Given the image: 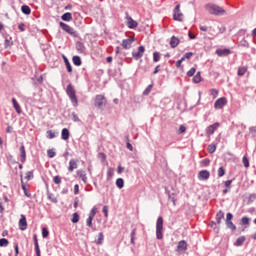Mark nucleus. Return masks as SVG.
<instances>
[{
	"instance_id": "obj_1",
	"label": "nucleus",
	"mask_w": 256,
	"mask_h": 256,
	"mask_svg": "<svg viewBox=\"0 0 256 256\" xmlns=\"http://www.w3.org/2000/svg\"><path fill=\"white\" fill-rule=\"evenodd\" d=\"M205 9L210 15H224L225 13V9L215 4H206Z\"/></svg>"
},
{
	"instance_id": "obj_2",
	"label": "nucleus",
	"mask_w": 256,
	"mask_h": 256,
	"mask_svg": "<svg viewBox=\"0 0 256 256\" xmlns=\"http://www.w3.org/2000/svg\"><path fill=\"white\" fill-rule=\"evenodd\" d=\"M66 93L74 107H77L79 105V101L77 100V95L75 93V88L72 84H69L66 88Z\"/></svg>"
},
{
	"instance_id": "obj_3",
	"label": "nucleus",
	"mask_w": 256,
	"mask_h": 256,
	"mask_svg": "<svg viewBox=\"0 0 256 256\" xmlns=\"http://www.w3.org/2000/svg\"><path fill=\"white\" fill-rule=\"evenodd\" d=\"M94 105L98 108L101 109V107H105L107 105V98H105L104 95H96L94 98Z\"/></svg>"
},
{
	"instance_id": "obj_4",
	"label": "nucleus",
	"mask_w": 256,
	"mask_h": 256,
	"mask_svg": "<svg viewBox=\"0 0 256 256\" xmlns=\"http://www.w3.org/2000/svg\"><path fill=\"white\" fill-rule=\"evenodd\" d=\"M156 237L163 239V217H158L156 222Z\"/></svg>"
},
{
	"instance_id": "obj_5",
	"label": "nucleus",
	"mask_w": 256,
	"mask_h": 256,
	"mask_svg": "<svg viewBox=\"0 0 256 256\" xmlns=\"http://www.w3.org/2000/svg\"><path fill=\"white\" fill-rule=\"evenodd\" d=\"M173 12L174 21H183L184 15L183 12H181V4L176 5Z\"/></svg>"
},
{
	"instance_id": "obj_6",
	"label": "nucleus",
	"mask_w": 256,
	"mask_h": 256,
	"mask_svg": "<svg viewBox=\"0 0 256 256\" xmlns=\"http://www.w3.org/2000/svg\"><path fill=\"white\" fill-rule=\"evenodd\" d=\"M220 125L221 124L219 122H216V123L208 126L206 128V135H207V137H211V135H213V133H215V131L219 129Z\"/></svg>"
},
{
	"instance_id": "obj_7",
	"label": "nucleus",
	"mask_w": 256,
	"mask_h": 256,
	"mask_svg": "<svg viewBox=\"0 0 256 256\" xmlns=\"http://www.w3.org/2000/svg\"><path fill=\"white\" fill-rule=\"evenodd\" d=\"M225 105H227V98L221 97L215 101L214 109H223Z\"/></svg>"
},
{
	"instance_id": "obj_8",
	"label": "nucleus",
	"mask_w": 256,
	"mask_h": 256,
	"mask_svg": "<svg viewBox=\"0 0 256 256\" xmlns=\"http://www.w3.org/2000/svg\"><path fill=\"white\" fill-rule=\"evenodd\" d=\"M145 54V46H139L138 51L132 52V57L137 61Z\"/></svg>"
},
{
	"instance_id": "obj_9",
	"label": "nucleus",
	"mask_w": 256,
	"mask_h": 256,
	"mask_svg": "<svg viewBox=\"0 0 256 256\" xmlns=\"http://www.w3.org/2000/svg\"><path fill=\"white\" fill-rule=\"evenodd\" d=\"M231 219H233V214L227 213V215H226L227 228L231 229V231H235V229H237V227L235 226V224H233V221H231Z\"/></svg>"
},
{
	"instance_id": "obj_10",
	"label": "nucleus",
	"mask_w": 256,
	"mask_h": 256,
	"mask_svg": "<svg viewBox=\"0 0 256 256\" xmlns=\"http://www.w3.org/2000/svg\"><path fill=\"white\" fill-rule=\"evenodd\" d=\"M211 177V172L209 170H201L198 173V179L199 181H207Z\"/></svg>"
},
{
	"instance_id": "obj_11",
	"label": "nucleus",
	"mask_w": 256,
	"mask_h": 256,
	"mask_svg": "<svg viewBox=\"0 0 256 256\" xmlns=\"http://www.w3.org/2000/svg\"><path fill=\"white\" fill-rule=\"evenodd\" d=\"M77 167H79V160L78 159H71L69 161V166H68L69 173H73V171H75V169H77Z\"/></svg>"
},
{
	"instance_id": "obj_12",
	"label": "nucleus",
	"mask_w": 256,
	"mask_h": 256,
	"mask_svg": "<svg viewBox=\"0 0 256 256\" xmlns=\"http://www.w3.org/2000/svg\"><path fill=\"white\" fill-rule=\"evenodd\" d=\"M135 42V38L134 37H130L128 39H124L122 41V47L123 49H131V45H133V43Z\"/></svg>"
},
{
	"instance_id": "obj_13",
	"label": "nucleus",
	"mask_w": 256,
	"mask_h": 256,
	"mask_svg": "<svg viewBox=\"0 0 256 256\" xmlns=\"http://www.w3.org/2000/svg\"><path fill=\"white\" fill-rule=\"evenodd\" d=\"M60 27L61 29H63V31H65L66 33H69V35H75V30L71 26L63 22H60Z\"/></svg>"
},
{
	"instance_id": "obj_14",
	"label": "nucleus",
	"mask_w": 256,
	"mask_h": 256,
	"mask_svg": "<svg viewBox=\"0 0 256 256\" xmlns=\"http://www.w3.org/2000/svg\"><path fill=\"white\" fill-rule=\"evenodd\" d=\"M19 229L21 231H25L27 229V218L23 214L21 215L19 220Z\"/></svg>"
},
{
	"instance_id": "obj_15",
	"label": "nucleus",
	"mask_w": 256,
	"mask_h": 256,
	"mask_svg": "<svg viewBox=\"0 0 256 256\" xmlns=\"http://www.w3.org/2000/svg\"><path fill=\"white\" fill-rule=\"evenodd\" d=\"M126 23L129 29H135L138 25L137 21L133 20L130 16H126Z\"/></svg>"
},
{
	"instance_id": "obj_16",
	"label": "nucleus",
	"mask_w": 256,
	"mask_h": 256,
	"mask_svg": "<svg viewBox=\"0 0 256 256\" xmlns=\"http://www.w3.org/2000/svg\"><path fill=\"white\" fill-rule=\"evenodd\" d=\"M177 251L179 253H183V252L187 251V242L185 240H182L178 243Z\"/></svg>"
},
{
	"instance_id": "obj_17",
	"label": "nucleus",
	"mask_w": 256,
	"mask_h": 256,
	"mask_svg": "<svg viewBox=\"0 0 256 256\" xmlns=\"http://www.w3.org/2000/svg\"><path fill=\"white\" fill-rule=\"evenodd\" d=\"M216 54L218 57H227V55L231 54V50L229 49H218L216 50Z\"/></svg>"
},
{
	"instance_id": "obj_18",
	"label": "nucleus",
	"mask_w": 256,
	"mask_h": 256,
	"mask_svg": "<svg viewBox=\"0 0 256 256\" xmlns=\"http://www.w3.org/2000/svg\"><path fill=\"white\" fill-rule=\"evenodd\" d=\"M76 175L83 181V183H87V173L84 170H78Z\"/></svg>"
},
{
	"instance_id": "obj_19",
	"label": "nucleus",
	"mask_w": 256,
	"mask_h": 256,
	"mask_svg": "<svg viewBox=\"0 0 256 256\" xmlns=\"http://www.w3.org/2000/svg\"><path fill=\"white\" fill-rule=\"evenodd\" d=\"M20 159L22 163H25V160L27 159V152L25 151V146L20 147Z\"/></svg>"
},
{
	"instance_id": "obj_20",
	"label": "nucleus",
	"mask_w": 256,
	"mask_h": 256,
	"mask_svg": "<svg viewBox=\"0 0 256 256\" xmlns=\"http://www.w3.org/2000/svg\"><path fill=\"white\" fill-rule=\"evenodd\" d=\"M179 38L172 36L171 40H170V46L172 49H175V47H177V45H179Z\"/></svg>"
},
{
	"instance_id": "obj_21",
	"label": "nucleus",
	"mask_w": 256,
	"mask_h": 256,
	"mask_svg": "<svg viewBox=\"0 0 256 256\" xmlns=\"http://www.w3.org/2000/svg\"><path fill=\"white\" fill-rule=\"evenodd\" d=\"M76 49L78 53H85V45L82 42L76 43Z\"/></svg>"
},
{
	"instance_id": "obj_22",
	"label": "nucleus",
	"mask_w": 256,
	"mask_h": 256,
	"mask_svg": "<svg viewBox=\"0 0 256 256\" xmlns=\"http://www.w3.org/2000/svg\"><path fill=\"white\" fill-rule=\"evenodd\" d=\"M12 103H13V107H14L16 113L20 114L21 106L19 105V103L17 102V100L15 98L12 99Z\"/></svg>"
},
{
	"instance_id": "obj_23",
	"label": "nucleus",
	"mask_w": 256,
	"mask_h": 256,
	"mask_svg": "<svg viewBox=\"0 0 256 256\" xmlns=\"http://www.w3.org/2000/svg\"><path fill=\"white\" fill-rule=\"evenodd\" d=\"M245 73H247V66H242L238 68V72H237L238 77H243Z\"/></svg>"
},
{
	"instance_id": "obj_24",
	"label": "nucleus",
	"mask_w": 256,
	"mask_h": 256,
	"mask_svg": "<svg viewBox=\"0 0 256 256\" xmlns=\"http://www.w3.org/2000/svg\"><path fill=\"white\" fill-rule=\"evenodd\" d=\"M225 218V214L223 212H218L216 215V221L218 225H221V221Z\"/></svg>"
},
{
	"instance_id": "obj_25",
	"label": "nucleus",
	"mask_w": 256,
	"mask_h": 256,
	"mask_svg": "<svg viewBox=\"0 0 256 256\" xmlns=\"http://www.w3.org/2000/svg\"><path fill=\"white\" fill-rule=\"evenodd\" d=\"M21 11L24 15H31V8L28 5H23Z\"/></svg>"
},
{
	"instance_id": "obj_26",
	"label": "nucleus",
	"mask_w": 256,
	"mask_h": 256,
	"mask_svg": "<svg viewBox=\"0 0 256 256\" xmlns=\"http://www.w3.org/2000/svg\"><path fill=\"white\" fill-rule=\"evenodd\" d=\"M124 186H125V181L123 180V178H118L116 180V187H118V189H123Z\"/></svg>"
},
{
	"instance_id": "obj_27",
	"label": "nucleus",
	"mask_w": 256,
	"mask_h": 256,
	"mask_svg": "<svg viewBox=\"0 0 256 256\" xmlns=\"http://www.w3.org/2000/svg\"><path fill=\"white\" fill-rule=\"evenodd\" d=\"M62 139L64 141H67V139H69V129L67 128L62 129Z\"/></svg>"
},
{
	"instance_id": "obj_28",
	"label": "nucleus",
	"mask_w": 256,
	"mask_h": 256,
	"mask_svg": "<svg viewBox=\"0 0 256 256\" xmlns=\"http://www.w3.org/2000/svg\"><path fill=\"white\" fill-rule=\"evenodd\" d=\"M72 62L76 65V67H80V65L82 64L81 57L73 56Z\"/></svg>"
},
{
	"instance_id": "obj_29",
	"label": "nucleus",
	"mask_w": 256,
	"mask_h": 256,
	"mask_svg": "<svg viewBox=\"0 0 256 256\" xmlns=\"http://www.w3.org/2000/svg\"><path fill=\"white\" fill-rule=\"evenodd\" d=\"M61 19L62 21H71V19H73V16L71 15V13L66 12L62 15Z\"/></svg>"
},
{
	"instance_id": "obj_30",
	"label": "nucleus",
	"mask_w": 256,
	"mask_h": 256,
	"mask_svg": "<svg viewBox=\"0 0 256 256\" xmlns=\"http://www.w3.org/2000/svg\"><path fill=\"white\" fill-rule=\"evenodd\" d=\"M21 187H22V190L24 191L25 196L31 197V194L27 192V186H25V182H23V178H21Z\"/></svg>"
},
{
	"instance_id": "obj_31",
	"label": "nucleus",
	"mask_w": 256,
	"mask_h": 256,
	"mask_svg": "<svg viewBox=\"0 0 256 256\" xmlns=\"http://www.w3.org/2000/svg\"><path fill=\"white\" fill-rule=\"evenodd\" d=\"M201 81H202L201 72H197L193 77V83H201Z\"/></svg>"
},
{
	"instance_id": "obj_32",
	"label": "nucleus",
	"mask_w": 256,
	"mask_h": 256,
	"mask_svg": "<svg viewBox=\"0 0 256 256\" xmlns=\"http://www.w3.org/2000/svg\"><path fill=\"white\" fill-rule=\"evenodd\" d=\"M243 243H245V236H241L237 239L235 245L237 247H241V245H243Z\"/></svg>"
},
{
	"instance_id": "obj_33",
	"label": "nucleus",
	"mask_w": 256,
	"mask_h": 256,
	"mask_svg": "<svg viewBox=\"0 0 256 256\" xmlns=\"http://www.w3.org/2000/svg\"><path fill=\"white\" fill-rule=\"evenodd\" d=\"M210 95H211V97H213V99H217V97L219 96V90L210 89Z\"/></svg>"
},
{
	"instance_id": "obj_34",
	"label": "nucleus",
	"mask_w": 256,
	"mask_h": 256,
	"mask_svg": "<svg viewBox=\"0 0 256 256\" xmlns=\"http://www.w3.org/2000/svg\"><path fill=\"white\" fill-rule=\"evenodd\" d=\"M161 60V54H159V52H154L153 53V62L157 63Z\"/></svg>"
},
{
	"instance_id": "obj_35",
	"label": "nucleus",
	"mask_w": 256,
	"mask_h": 256,
	"mask_svg": "<svg viewBox=\"0 0 256 256\" xmlns=\"http://www.w3.org/2000/svg\"><path fill=\"white\" fill-rule=\"evenodd\" d=\"M46 133H47V139H55L56 134L53 130H48Z\"/></svg>"
},
{
	"instance_id": "obj_36",
	"label": "nucleus",
	"mask_w": 256,
	"mask_h": 256,
	"mask_svg": "<svg viewBox=\"0 0 256 256\" xmlns=\"http://www.w3.org/2000/svg\"><path fill=\"white\" fill-rule=\"evenodd\" d=\"M209 163H211V160L209 158H206L200 162L201 167H209Z\"/></svg>"
},
{
	"instance_id": "obj_37",
	"label": "nucleus",
	"mask_w": 256,
	"mask_h": 256,
	"mask_svg": "<svg viewBox=\"0 0 256 256\" xmlns=\"http://www.w3.org/2000/svg\"><path fill=\"white\" fill-rule=\"evenodd\" d=\"M9 245V240L6 238H1L0 239V247H7Z\"/></svg>"
},
{
	"instance_id": "obj_38",
	"label": "nucleus",
	"mask_w": 256,
	"mask_h": 256,
	"mask_svg": "<svg viewBox=\"0 0 256 256\" xmlns=\"http://www.w3.org/2000/svg\"><path fill=\"white\" fill-rule=\"evenodd\" d=\"M47 155H48L49 159H53V157H55L57 155V153H55V150L49 149V150H47Z\"/></svg>"
},
{
	"instance_id": "obj_39",
	"label": "nucleus",
	"mask_w": 256,
	"mask_h": 256,
	"mask_svg": "<svg viewBox=\"0 0 256 256\" xmlns=\"http://www.w3.org/2000/svg\"><path fill=\"white\" fill-rule=\"evenodd\" d=\"M72 223H79V214L77 212H75L72 215V219H71Z\"/></svg>"
},
{
	"instance_id": "obj_40",
	"label": "nucleus",
	"mask_w": 256,
	"mask_h": 256,
	"mask_svg": "<svg viewBox=\"0 0 256 256\" xmlns=\"http://www.w3.org/2000/svg\"><path fill=\"white\" fill-rule=\"evenodd\" d=\"M207 150L209 153H215V151H217V146H215L214 144H210Z\"/></svg>"
},
{
	"instance_id": "obj_41",
	"label": "nucleus",
	"mask_w": 256,
	"mask_h": 256,
	"mask_svg": "<svg viewBox=\"0 0 256 256\" xmlns=\"http://www.w3.org/2000/svg\"><path fill=\"white\" fill-rule=\"evenodd\" d=\"M242 162H243V165L246 169H249V158H247V156H244L242 158Z\"/></svg>"
},
{
	"instance_id": "obj_42",
	"label": "nucleus",
	"mask_w": 256,
	"mask_h": 256,
	"mask_svg": "<svg viewBox=\"0 0 256 256\" xmlns=\"http://www.w3.org/2000/svg\"><path fill=\"white\" fill-rule=\"evenodd\" d=\"M153 90V84H150L143 92V95H149L151 91Z\"/></svg>"
},
{
	"instance_id": "obj_43",
	"label": "nucleus",
	"mask_w": 256,
	"mask_h": 256,
	"mask_svg": "<svg viewBox=\"0 0 256 256\" xmlns=\"http://www.w3.org/2000/svg\"><path fill=\"white\" fill-rule=\"evenodd\" d=\"M137 232V229L134 228L131 232V243L132 245H135V233Z\"/></svg>"
},
{
	"instance_id": "obj_44",
	"label": "nucleus",
	"mask_w": 256,
	"mask_h": 256,
	"mask_svg": "<svg viewBox=\"0 0 256 256\" xmlns=\"http://www.w3.org/2000/svg\"><path fill=\"white\" fill-rule=\"evenodd\" d=\"M25 179H26V181H31V179H33V172H31V171L26 172Z\"/></svg>"
},
{
	"instance_id": "obj_45",
	"label": "nucleus",
	"mask_w": 256,
	"mask_h": 256,
	"mask_svg": "<svg viewBox=\"0 0 256 256\" xmlns=\"http://www.w3.org/2000/svg\"><path fill=\"white\" fill-rule=\"evenodd\" d=\"M97 215V207H93L90 211L89 217L95 218Z\"/></svg>"
},
{
	"instance_id": "obj_46",
	"label": "nucleus",
	"mask_w": 256,
	"mask_h": 256,
	"mask_svg": "<svg viewBox=\"0 0 256 256\" xmlns=\"http://www.w3.org/2000/svg\"><path fill=\"white\" fill-rule=\"evenodd\" d=\"M103 239H104L103 233H99L98 239L96 241L97 245H101L103 243Z\"/></svg>"
},
{
	"instance_id": "obj_47",
	"label": "nucleus",
	"mask_w": 256,
	"mask_h": 256,
	"mask_svg": "<svg viewBox=\"0 0 256 256\" xmlns=\"http://www.w3.org/2000/svg\"><path fill=\"white\" fill-rule=\"evenodd\" d=\"M42 237L46 239V237H49V230L47 228H42Z\"/></svg>"
},
{
	"instance_id": "obj_48",
	"label": "nucleus",
	"mask_w": 256,
	"mask_h": 256,
	"mask_svg": "<svg viewBox=\"0 0 256 256\" xmlns=\"http://www.w3.org/2000/svg\"><path fill=\"white\" fill-rule=\"evenodd\" d=\"M93 217L89 216L88 219L86 220V224L88 227H93Z\"/></svg>"
},
{
	"instance_id": "obj_49",
	"label": "nucleus",
	"mask_w": 256,
	"mask_h": 256,
	"mask_svg": "<svg viewBox=\"0 0 256 256\" xmlns=\"http://www.w3.org/2000/svg\"><path fill=\"white\" fill-rule=\"evenodd\" d=\"M35 245V251H36V256H41V249L39 248V243L36 242Z\"/></svg>"
},
{
	"instance_id": "obj_50",
	"label": "nucleus",
	"mask_w": 256,
	"mask_h": 256,
	"mask_svg": "<svg viewBox=\"0 0 256 256\" xmlns=\"http://www.w3.org/2000/svg\"><path fill=\"white\" fill-rule=\"evenodd\" d=\"M249 221H250V219H249L247 216H244V217H242V219H241V223H242L243 225H249Z\"/></svg>"
},
{
	"instance_id": "obj_51",
	"label": "nucleus",
	"mask_w": 256,
	"mask_h": 256,
	"mask_svg": "<svg viewBox=\"0 0 256 256\" xmlns=\"http://www.w3.org/2000/svg\"><path fill=\"white\" fill-rule=\"evenodd\" d=\"M197 69L195 68H191L188 72H187V76L188 77H193V75H195Z\"/></svg>"
},
{
	"instance_id": "obj_52",
	"label": "nucleus",
	"mask_w": 256,
	"mask_h": 256,
	"mask_svg": "<svg viewBox=\"0 0 256 256\" xmlns=\"http://www.w3.org/2000/svg\"><path fill=\"white\" fill-rule=\"evenodd\" d=\"M102 212L104 213L105 217H109V206H104L102 208Z\"/></svg>"
},
{
	"instance_id": "obj_53",
	"label": "nucleus",
	"mask_w": 256,
	"mask_h": 256,
	"mask_svg": "<svg viewBox=\"0 0 256 256\" xmlns=\"http://www.w3.org/2000/svg\"><path fill=\"white\" fill-rule=\"evenodd\" d=\"M225 175V168L220 167L218 169V177H223Z\"/></svg>"
},
{
	"instance_id": "obj_54",
	"label": "nucleus",
	"mask_w": 256,
	"mask_h": 256,
	"mask_svg": "<svg viewBox=\"0 0 256 256\" xmlns=\"http://www.w3.org/2000/svg\"><path fill=\"white\" fill-rule=\"evenodd\" d=\"M13 45V41L9 40V38L5 39V48L7 49V47H12Z\"/></svg>"
},
{
	"instance_id": "obj_55",
	"label": "nucleus",
	"mask_w": 256,
	"mask_h": 256,
	"mask_svg": "<svg viewBox=\"0 0 256 256\" xmlns=\"http://www.w3.org/2000/svg\"><path fill=\"white\" fill-rule=\"evenodd\" d=\"M53 181L56 185H59L61 183V178L59 176H54Z\"/></svg>"
},
{
	"instance_id": "obj_56",
	"label": "nucleus",
	"mask_w": 256,
	"mask_h": 256,
	"mask_svg": "<svg viewBox=\"0 0 256 256\" xmlns=\"http://www.w3.org/2000/svg\"><path fill=\"white\" fill-rule=\"evenodd\" d=\"M66 69H67L68 73H73V67H71V63L66 64Z\"/></svg>"
},
{
	"instance_id": "obj_57",
	"label": "nucleus",
	"mask_w": 256,
	"mask_h": 256,
	"mask_svg": "<svg viewBox=\"0 0 256 256\" xmlns=\"http://www.w3.org/2000/svg\"><path fill=\"white\" fill-rule=\"evenodd\" d=\"M74 195H79V185L78 184L74 185Z\"/></svg>"
},
{
	"instance_id": "obj_58",
	"label": "nucleus",
	"mask_w": 256,
	"mask_h": 256,
	"mask_svg": "<svg viewBox=\"0 0 256 256\" xmlns=\"http://www.w3.org/2000/svg\"><path fill=\"white\" fill-rule=\"evenodd\" d=\"M193 57V52H187L185 55H184V59H190Z\"/></svg>"
},
{
	"instance_id": "obj_59",
	"label": "nucleus",
	"mask_w": 256,
	"mask_h": 256,
	"mask_svg": "<svg viewBox=\"0 0 256 256\" xmlns=\"http://www.w3.org/2000/svg\"><path fill=\"white\" fill-rule=\"evenodd\" d=\"M185 61V58H181L180 60H178L177 62H176V67H181V64L183 63Z\"/></svg>"
},
{
	"instance_id": "obj_60",
	"label": "nucleus",
	"mask_w": 256,
	"mask_h": 256,
	"mask_svg": "<svg viewBox=\"0 0 256 256\" xmlns=\"http://www.w3.org/2000/svg\"><path fill=\"white\" fill-rule=\"evenodd\" d=\"M231 183H233V180H227L224 182L225 187L229 188L231 187Z\"/></svg>"
},
{
	"instance_id": "obj_61",
	"label": "nucleus",
	"mask_w": 256,
	"mask_h": 256,
	"mask_svg": "<svg viewBox=\"0 0 256 256\" xmlns=\"http://www.w3.org/2000/svg\"><path fill=\"white\" fill-rule=\"evenodd\" d=\"M185 131H187V128L185 126L181 125L179 127V133H185Z\"/></svg>"
},
{
	"instance_id": "obj_62",
	"label": "nucleus",
	"mask_w": 256,
	"mask_h": 256,
	"mask_svg": "<svg viewBox=\"0 0 256 256\" xmlns=\"http://www.w3.org/2000/svg\"><path fill=\"white\" fill-rule=\"evenodd\" d=\"M18 29L20 30V31H25V24H23V23H21V24H19L18 25Z\"/></svg>"
},
{
	"instance_id": "obj_63",
	"label": "nucleus",
	"mask_w": 256,
	"mask_h": 256,
	"mask_svg": "<svg viewBox=\"0 0 256 256\" xmlns=\"http://www.w3.org/2000/svg\"><path fill=\"white\" fill-rule=\"evenodd\" d=\"M126 147L129 149V151H133V145H131V143L127 142Z\"/></svg>"
},
{
	"instance_id": "obj_64",
	"label": "nucleus",
	"mask_w": 256,
	"mask_h": 256,
	"mask_svg": "<svg viewBox=\"0 0 256 256\" xmlns=\"http://www.w3.org/2000/svg\"><path fill=\"white\" fill-rule=\"evenodd\" d=\"M107 173L108 177H113V169L109 168Z\"/></svg>"
}]
</instances>
